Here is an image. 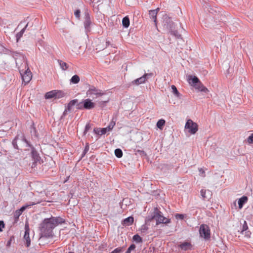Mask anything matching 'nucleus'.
<instances>
[{
    "label": "nucleus",
    "instance_id": "obj_24",
    "mask_svg": "<svg viewBox=\"0 0 253 253\" xmlns=\"http://www.w3.org/2000/svg\"><path fill=\"white\" fill-rule=\"evenodd\" d=\"M130 24L129 19L128 16H126L123 18L122 20V25L125 28H127L129 27Z\"/></svg>",
    "mask_w": 253,
    "mask_h": 253
},
{
    "label": "nucleus",
    "instance_id": "obj_46",
    "mask_svg": "<svg viewBox=\"0 0 253 253\" xmlns=\"http://www.w3.org/2000/svg\"><path fill=\"white\" fill-rule=\"evenodd\" d=\"M175 216L176 218L180 219H183L184 217V214H179V213L176 214Z\"/></svg>",
    "mask_w": 253,
    "mask_h": 253
},
{
    "label": "nucleus",
    "instance_id": "obj_23",
    "mask_svg": "<svg viewBox=\"0 0 253 253\" xmlns=\"http://www.w3.org/2000/svg\"><path fill=\"white\" fill-rule=\"evenodd\" d=\"M56 93V90H53L46 93L45 97L46 99H51L52 98H55V94Z\"/></svg>",
    "mask_w": 253,
    "mask_h": 253
},
{
    "label": "nucleus",
    "instance_id": "obj_38",
    "mask_svg": "<svg viewBox=\"0 0 253 253\" xmlns=\"http://www.w3.org/2000/svg\"><path fill=\"white\" fill-rule=\"evenodd\" d=\"M143 76L144 77L145 81H147L148 79L152 78L153 76V74L152 73H145Z\"/></svg>",
    "mask_w": 253,
    "mask_h": 253
},
{
    "label": "nucleus",
    "instance_id": "obj_32",
    "mask_svg": "<svg viewBox=\"0 0 253 253\" xmlns=\"http://www.w3.org/2000/svg\"><path fill=\"white\" fill-rule=\"evenodd\" d=\"M56 93L55 94V98H60L65 95V93L61 90H56Z\"/></svg>",
    "mask_w": 253,
    "mask_h": 253
},
{
    "label": "nucleus",
    "instance_id": "obj_42",
    "mask_svg": "<svg viewBox=\"0 0 253 253\" xmlns=\"http://www.w3.org/2000/svg\"><path fill=\"white\" fill-rule=\"evenodd\" d=\"M74 15L75 17L78 19H79L80 18L81 16V11L80 9H77L75 12Z\"/></svg>",
    "mask_w": 253,
    "mask_h": 253
},
{
    "label": "nucleus",
    "instance_id": "obj_25",
    "mask_svg": "<svg viewBox=\"0 0 253 253\" xmlns=\"http://www.w3.org/2000/svg\"><path fill=\"white\" fill-rule=\"evenodd\" d=\"M191 245L188 242H184L180 245V248L184 251L188 250L190 249Z\"/></svg>",
    "mask_w": 253,
    "mask_h": 253
},
{
    "label": "nucleus",
    "instance_id": "obj_1",
    "mask_svg": "<svg viewBox=\"0 0 253 253\" xmlns=\"http://www.w3.org/2000/svg\"><path fill=\"white\" fill-rule=\"evenodd\" d=\"M64 222L65 220L59 216H51L50 218H44L39 226L41 237L52 238L54 236L53 229Z\"/></svg>",
    "mask_w": 253,
    "mask_h": 253
},
{
    "label": "nucleus",
    "instance_id": "obj_4",
    "mask_svg": "<svg viewBox=\"0 0 253 253\" xmlns=\"http://www.w3.org/2000/svg\"><path fill=\"white\" fill-rule=\"evenodd\" d=\"M104 94L105 93L101 90L90 85H88V89L86 92V96L92 97L93 99L101 96Z\"/></svg>",
    "mask_w": 253,
    "mask_h": 253
},
{
    "label": "nucleus",
    "instance_id": "obj_2",
    "mask_svg": "<svg viewBox=\"0 0 253 253\" xmlns=\"http://www.w3.org/2000/svg\"><path fill=\"white\" fill-rule=\"evenodd\" d=\"M152 219L156 220V225H158L160 223L167 224L170 222V219L164 217L163 215V213L157 208L154 209L152 215L148 220H151Z\"/></svg>",
    "mask_w": 253,
    "mask_h": 253
},
{
    "label": "nucleus",
    "instance_id": "obj_11",
    "mask_svg": "<svg viewBox=\"0 0 253 253\" xmlns=\"http://www.w3.org/2000/svg\"><path fill=\"white\" fill-rule=\"evenodd\" d=\"M22 80L26 84L28 83L32 79V73L28 70L25 71L24 74L22 76Z\"/></svg>",
    "mask_w": 253,
    "mask_h": 253
},
{
    "label": "nucleus",
    "instance_id": "obj_34",
    "mask_svg": "<svg viewBox=\"0 0 253 253\" xmlns=\"http://www.w3.org/2000/svg\"><path fill=\"white\" fill-rule=\"evenodd\" d=\"M19 139V135L16 136L15 138L12 140V144L13 147L16 149H19L17 145V140Z\"/></svg>",
    "mask_w": 253,
    "mask_h": 253
},
{
    "label": "nucleus",
    "instance_id": "obj_43",
    "mask_svg": "<svg viewBox=\"0 0 253 253\" xmlns=\"http://www.w3.org/2000/svg\"><path fill=\"white\" fill-rule=\"evenodd\" d=\"M13 56H14L15 57V62H16V64H17V60H18V56H21L22 58V59L24 60V56L22 55H21L19 53H15L14 54H13Z\"/></svg>",
    "mask_w": 253,
    "mask_h": 253
},
{
    "label": "nucleus",
    "instance_id": "obj_15",
    "mask_svg": "<svg viewBox=\"0 0 253 253\" xmlns=\"http://www.w3.org/2000/svg\"><path fill=\"white\" fill-rule=\"evenodd\" d=\"M201 195L204 200H207L209 199V197L211 195V192L209 190L202 189L201 190Z\"/></svg>",
    "mask_w": 253,
    "mask_h": 253
},
{
    "label": "nucleus",
    "instance_id": "obj_49",
    "mask_svg": "<svg viewBox=\"0 0 253 253\" xmlns=\"http://www.w3.org/2000/svg\"><path fill=\"white\" fill-rule=\"evenodd\" d=\"M199 171H200V174L202 176H205V171L202 169H200Z\"/></svg>",
    "mask_w": 253,
    "mask_h": 253
},
{
    "label": "nucleus",
    "instance_id": "obj_17",
    "mask_svg": "<svg viewBox=\"0 0 253 253\" xmlns=\"http://www.w3.org/2000/svg\"><path fill=\"white\" fill-rule=\"evenodd\" d=\"M29 23H27L26 25L25 26V27L19 32L17 33V34L16 35L17 42H18L19 40L22 37L23 33L25 32L26 29L29 26Z\"/></svg>",
    "mask_w": 253,
    "mask_h": 253
},
{
    "label": "nucleus",
    "instance_id": "obj_41",
    "mask_svg": "<svg viewBox=\"0 0 253 253\" xmlns=\"http://www.w3.org/2000/svg\"><path fill=\"white\" fill-rule=\"evenodd\" d=\"M91 126H90V125L89 123H87L85 125V128H84V135H85L86 134V133L87 132V131L90 129Z\"/></svg>",
    "mask_w": 253,
    "mask_h": 253
},
{
    "label": "nucleus",
    "instance_id": "obj_3",
    "mask_svg": "<svg viewBox=\"0 0 253 253\" xmlns=\"http://www.w3.org/2000/svg\"><path fill=\"white\" fill-rule=\"evenodd\" d=\"M20 137V140L22 142L26 143V146L31 148V156L33 160L34 161V163H37L38 162H39L41 160V157L40 156L39 153L37 152L36 149L34 147L33 145H32L30 144V142L26 139V138L23 135H22V136Z\"/></svg>",
    "mask_w": 253,
    "mask_h": 253
},
{
    "label": "nucleus",
    "instance_id": "obj_19",
    "mask_svg": "<svg viewBox=\"0 0 253 253\" xmlns=\"http://www.w3.org/2000/svg\"><path fill=\"white\" fill-rule=\"evenodd\" d=\"M57 62L58 63L60 68L63 71H66L69 68V65L63 61L58 59L57 60Z\"/></svg>",
    "mask_w": 253,
    "mask_h": 253
},
{
    "label": "nucleus",
    "instance_id": "obj_44",
    "mask_svg": "<svg viewBox=\"0 0 253 253\" xmlns=\"http://www.w3.org/2000/svg\"><path fill=\"white\" fill-rule=\"evenodd\" d=\"M247 142L249 144L253 143V133L251 134L247 138Z\"/></svg>",
    "mask_w": 253,
    "mask_h": 253
},
{
    "label": "nucleus",
    "instance_id": "obj_37",
    "mask_svg": "<svg viewBox=\"0 0 253 253\" xmlns=\"http://www.w3.org/2000/svg\"><path fill=\"white\" fill-rule=\"evenodd\" d=\"M40 203H41V201H35V202H29L26 205L27 206V208H28L32 206H34L36 204H40Z\"/></svg>",
    "mask_w": 253,
    "mask_h": 253
},
{
    "label": "nucleus",
    "instance_id": "obj_12",
    "mask_svg": "<svg viewBox=\"0 0 253 253\" xmlns=\"http://www.w3.org/2000/svg\"><path fill=\"white\" fill-rule=\"evenodd\" d=\"M188 82L189 84L195 87L199 83H200V81L196 76H190L188 78Z\"/></svg>",
    "mask_w": 253,
    "mask_h": 253
},
{
    "label": "nucleus",
    "instance_id": "obj_8",
    "mask_svg": "<svg viewBox=\"0 0 253 253\" xmlns=\"http://www.w3.org/2000/svg\"><path fill=\"white\" fill-rule=\"evenodd\" d=\"M200 235L205 240L210 238L211 233L209 227L206 224H202L199 229Z\"/></svg>",
    "mask_w": 253,
    "mask_h": 253
},
{
    "label": "nucleus",
    "instance_id": "obj_18",
    "mask_svg": "<svg viewBox=\"0 0 253 253\" xmlns=\"http://www.w3.org/2000/svg\"><path fill=\"white\" fill-rule=\"evenodd\" d=\"M156 12L155 11H153L152 10H150L149 11V16L150 19L153 20L154 22L155 25L157 26V14Z\"/></svg>",
    "mask_w": 253,
    "mask_h": 253
},
{
    "label": "nucleus",
    "instance_id": "obj_53",
    "mask_svg": "<svg viewBox=\"0 0 253 253\" xmlns=\"http://www.w3.org/2000/svg\"><path fill=\"white\" fill-rule=\"evenodd\" d=\"M67 111H69L67 109V108L65 110V111H64L63 113V116H65L67 114Z\"/></svg>",
    "mask_w": 253,
    "mask_h": 253
},
{
    "label": "nucleus",
    "instance_id": "obj_36",
    "mask_svg": "<svg viewBox=\"0 0 253 253\" xmlns=\"http://www.w3.org/2000/svg\"><path fill=\"white\" fill-rule=\"evenodd\" d=\"M21 214V212H20V211H19L18 210L15 211V212L14 213V218L15 221L18 220L19 216Z\"/></svg>",
    "mask_w": 253,
    "mask_h": 253
},
{
    "label": "nucleus",
    "instance_id": "obj_16",
    "mask_svg": "<svg viewBox=\"0 0 253 253\" xmlns=\"http://www.w3.org/2000/svg\"><path fill=\"white\" fill-rule=\"evenodd\" d=\"M134 221V218L132 216H130L129 217H127V218L124 219L123 221L122 224L126 226H129L131 225Z\"/></svg>",
    "mask_w": 253,
    "mask_h": 253
},
{
    "label": "nucleus",
    "instance_id": "obj_35",
    "mask_svg": "<svg viewBox=\"0 0 253 253\" xmlns=\"http://www.w3.org/2000/svg\"><path fill=\"white\" fill-rule=\"evenodd\" d=\"M148 229V226L146 224H144L141 226L140 228V231L142 233L146 234Z\"/></svg>",
    "mask_w": 253,
    "mask_h": 253
},
{
    "label": "nucleus",
    "instance_id": "obj_21",
    "mask_svg": "<svg viewBox=\"0 0 253 253\" xmlns=\"http://www.w3.org/2000/svg\"><path fill=\"white\" fill-rule=\"evenodd\" d=\"M78 100L75 99L70 101L67 106V109L69 111L71 110V107L74 105H76V108L77 109V104H79Z\"/></svg>",
    "mask_w": 253,
    "mask_h": 253
},
{
    "label": "nucleus",
    "instance_id": "obj_29",
    "mask_svg": "<svg viewBox=\"0 0 253 253\" xmlns=\"http://www.w3.org/2000/svg\"><path fill=\"white\" fill-rule=\"evenodd\" d=\"M171 89H172V92L174 94V95L176 97H179L180 96V94L179 92V91H178V90H177V88L176 87V86L175 85H172L171 86Z\"/></svg>",
    "mask_w": 253,
    "mask_h": 253
},
{
    "label": "nucleus",
    "instance_id": "obj_10",
    "mask_svg": "<svg viewBox=\"0 0 253 253\" xmlns=\"http://www.w3.org/2000/svg\"><path fill=\"white\" fill-rule=\"evenodd\" d=\"M25 234L24 239L26 241V245L27 247H29L31 244V240L29 236V228L28 224H26L25 226Z\"/></svg>",
    "mask_w": 253,
    "mask_h": 253
},
{
    "label": "nucleus",
    "instance_id": "obj_22",
    "mask_svg": "<svg viewBox=\"0 0 253 253\" xmlns=\"http://www.w3.org/2000/svg\"><path fill=\"white\" fill-rule=\"evenodd\" d=\"M146 82L144 77L143 76L132 82V84L139 85L144 83Z\"/></svg>",
    "mask_w": 253,
    "mask_h": 253
},
{
    "label": "nucleus",
    "instance_id": "obj_45",
    "mask_svg": "<svg viewBox=\"0 0 253 253\" xmlns=\"http://www.w3.org/2000/svg\"><path fill=\"white\" fill-rule=\"evenodd\" d=\"M89 150V146L88 145H86L84 148V149L83 152L82 154V157H83L86 153Z\"/></svg>",
    "mask_w": 253,
    "mask_h": 253
},
{
    "label": "nucleus",
    "instance_id": "obj_51",
    "mask_svg": "<svg viewBox=\"0 0 253 253\" xmlns=\"http://www.w3.org/2000/svg\"><path fill=\"white\" fill-rule=\"evenodd\" d=\"M31 133H34L35 135L36 136H37V135H36V128H35V127H33V131H32V130H31Z\"/></svg>",
    "mask_w": 253,
    "mask_h": 253
},
{
    "label": "nucleus",
    "instance_id": "obj_39",
    "mask_svg": "<svg viewBox=\"0 0 253 253\" xmlns=\"http://www.w3.org/2000/svg\"><path fill=\"white\" fill-rule=\"evenodd\" d=\"M248 229V226L247 223L246 221H244V224L242 226V229L241 231V233L243 234V232L246 231Z\"/></svg>",
    "mask_w": 253,
    "mask_h": 253
},
{
    "label": "nucleus",
    "instance_id": "obj_14",
    "mask_svg": "<svg viewBox=\"0 0 253 253\" xmlns=\"http://www.w3.org/2000/svg\"><path fill=\"white\" fill-rule=\"evenodd\" d=\"M248 200V198L246 196H243L238 199V203L239 205V208L240 209H241L243 208L244 205L247 202Z\"/></svg>",
    "mask_w": 253,
    "mask_h": 253
},
{
    "label": "nucleus",
    "instance_id": "obj_47",
    "mask_svg": "<svg viewBox=\"0 0 253 253\" xmlns=\"http://www.w3.org/2000/svg\"><path fill=\"white\" fill-rule=\"evenodd\" d=\"M28 208H27V206H26V205L22 206L20 209L18 210L19 211H20V212H21V213H22V212L27 209Z\"/></svg>",
    "mask_w": 253,
    "mask_h": 253
},
{
    "label": "nucleus",
    "instance_id": "obj_40",
    "mask_svg": "<svg viewBox=\"0 0 253 253\" xmlns=\"http://www.w3.org/2000/svg\"><path fill=\"white\" fill-rule=\"evenodd\" d=\"M135 248V245L134 244L131 245L127 249V251L125 253H130L131 252L134 250Z\"/></svg>",
    "mask_w": 253,
    "mask_h": 253
},
{
    "label": "nucleus",
    "instance_id": "obj_5",
    "mask_svg": "<svg viewBox=\"0 0 253 253\" xmlns=\"http://www.w3.org/2000/svg\"><path fill=\"white\" fill-rule=\"evenodd\" d=\"M95 104L89 98L82 100L77 104V109L78 110H91L94 108Z\"/></svg>",
    "mask_w": 253,
    "mask_h": 253
},
{
    "label": "nucleus",
    "instance_id": "obj_55",
    "mask_svg": "<svg viewBox=\"0 0 253 253\" xmlns=\"http://www.w3.org/2000/svg\"><path fill=\"white\" fill-rule=\"evenodd\" d=\"M106 47H107V46H109L110 45H111L110 42L108 41H106Z\"/></svg>",
    "mask_w": 253,
    "mask_h": 253
},
{
    "label": "nucleus",
    "instance_id": "obj_28",
    "mask_svg": "<svg viewBox=\"0 0 253 253\" xmlns=\"http://www.w3.org/2000/svg\"><path fill=\"white\" fill-rule=\"evenodd\" d=\"M168 32H169L171 35L174 36L176 38H181V35L179 34L177 31L175 30V27L172 29V30H170Z\"/></svg>",
    "mask_w": 253,
    "mask_h": 253
},
{
    "label": "nucleus",
    "instance_id": "obj_7",
    "mask_svg": "<svg viewBox=\"0 0 253 253\" xmlns=\"http://www.w3.org/2000/svg\"><path fill=\"white\" fill-rule=\"evenodd\" d=\"M162 26L164 29L167 32L172 30V29L175 27L174 23L171 19L167 15H165L163 17Z\"/></svg>",
    "mask_w": 253,
    "mask_h": 253
},
{
    "label": "nucleus",
    "instance_id": "obj_26",
    "mask_svg": "<svg viewBox=\"0 0 253 253\" xmlns=\"http://www.w3.org/2000/svg\"><path fill=\"white\" fill-rule=\"evenodd\" d=\"M80 77L77 75H74L70 79V84H77L80 82Z\"/></svg>",
    "mask_w": 253,
    "mask_h": 253
},
{
    "label": "nucleus",
    "instance_id": "obj_50",
    "mask_svg": "<svg viewBox=\"0 0 253 253\" xmlns=\"http://www.w3.org/2000/svg\"><path fill=\"white\" fill-rule=\"evenodd\" d=\"M109 101L108 100H107V101H100L99 102V104L100 106H102V105H105L107 102H108Z\"/></svg>",
    "mask_w": 253,
    "mask_h": 253
},
{
    "label": "nucleus",
    "instance_id": "obj_20",
    "mask_svg": "<svg viewBox=\"0 0 253 253\" xmlns=\"http://www.w3.org/2000/svg\"><path fill=\"white\" fill-rule=\"evenodd\" d=\"M93 130L96 134L100 135L105 134L107 131V128H94Z\"/></svg>",
    "mask_w": 253,
    "mask_h": 253
},
{
    "label": "nucleus",
    "instance_id": "obj_13",
    "mask_svg": "<svg viewBox=\"0 0 253 253\" xmlns=\"http://www.w3.org/2000/svg\"><path fill=\"white\" fill-rule=\"evenodd\" d=\"M196 89L200 91L207 93L209 91L208 88L206 87L201 83L200 82L195 87Z\"/></svg>",
    "mask_w": 253,
    "mask_h": 253
},
{
    "label": "nucleus",
    "instance_id": "obj_52",
    "mask_svg": "<svg viewBox=\"0 0 253 253\" xmlns=\"http://www.w3.org/2000/svg\"><path fill=\"white\" fill-rule=\"evenodd\" d=\"M251 234V232L250 231H247L246 232V236L248 237H250V235Z\"/></svg>",
    "mask_w": 253,
    "mask_h": 253
},
{
    "label": "nucleus",
    "instance_id": "obj_27",
    "mask_svg": "<svg viewBox=\"0 0 253 253\" xmlns=\"http://www.w3.org/2000/svg\"><path fill=\"white\" fill-rule=\"evenodd\" d=\"M166 123V121L164 119H160L159 120L157 123V126L158 128H159L161 130H162L164 126H165Z\"/></svg>",
    "mask_w": 253,
    "mask_h": 253
},
{
    "label": "nucleus",
    "instance_id": "obj_54",
    "mask_svg": "<svg viewBox=\"0 0 253 253\" xmlns=\"http://www.w3.org/2000/svg\"><path fill=\"white\" fill-rule=\"evenodd\" d=\"M159 10H160L159 8H157L156 9L152 10L153 11H155V12H156V14L157 15V13L159 12Z\"/></svg>",
    "mask_w": 253,
    "mask_h": 253
},
{
    "label": "nucleus",
    "instance_id": "obj_6",
    "mask_svg": "<svg viewBox=\"0 0 253 253\" xmlns=\"http://www.w3.org/2000/svg\"><path fill=\"white\" fill-rule=\"evenodd\" d=\"M84 25L85 33L87 34L91 30L92 21L88 9L85 10L84 12Z\"/></svg>",
    "mask_w": 253,
    "mask_h": 253
},
{
    "label": "nucleus",
    "instance_id": "obj_30",
    "mask_svg": "<svg viewBox=\"0 0 253 253\" xmlns=\"http://www.w3.org/2000/svg\"><path fill=\"white\" fill-rule=\"evenodd\" d=\"M133 240L136 243H140L142 242L141 237L138 234H135L133 236Z\"/></svg>",
    "mask_w": 253,
    "mask_h": 253
},
{
    "label": "nucleus",
    "instance_id": "obj_31",
    "mask_svg": "<svg viewBox=\"0 0 253 253\" xmlns=\"http://www.w3.org/2000/svg\"><path fill=\"white\" fill-rule=\"evenodd\" d=\"M115 155L118 158H121L123 156V152L122 150L119 148L115 149Z\"/></svg>",
    "mask_w": 253,
    "mask_h": 253
},
{
    "label": "nucleus",
    "instance_id": "obj_9",
    "mask_svg": "<svg viewBox=\"0 0 253 253\" xmlns=\"http://www.w3.org/2000/svg\"><path fill=\"white\" fill-rule=\"evenodd\" d=\"M185 128L188 129V132L191 134H194L198 131V125L191 120H188L185 124Z\"/></svg>",
    "mask_w": 253,
    "mask_h": 253
},
{
    "label": "nucleus",
    "instance_id": "obj_48",
    "mask_svg": "<svg viewBox=\"0 0 253 253\" xmlns=\"http://www.w3.org/2000/svg\"><path fill=\"white\" fill-rule=\"evenodd\" d=\"M4 227V223L3 221H0V232L2 231V228Z\"/></svg>",
    "mask_w": 253,
    "mask_h": 253
},
{
    "label": "nucleus",
    "instance_id": "obj_33",
    "mask_svg": "<svg viewBox=\"0 0 253 253\" xmlns=\"http://www.w3.org/2000/svg\"><path fill=\"white\" fill-rule=\"evenodd\" d=\"M115 124H116V121H114V119H113L112 120L108 126L106 127L107 130H108V131L111 130L113 129V128L114 127V126H115Z\"/></svg>",
    "mask_w": 253,
    "mask_h": 253
}]
</instances>
